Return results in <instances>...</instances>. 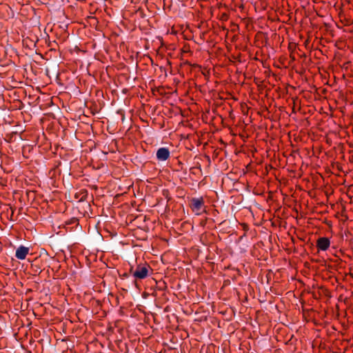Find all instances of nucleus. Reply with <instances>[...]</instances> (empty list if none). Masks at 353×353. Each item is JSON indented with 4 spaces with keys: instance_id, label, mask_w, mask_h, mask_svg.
Listing matches in <instances>:
<instances>
[{
    "instance_id": "1",
    "label": "nucleus",
    "mask_w": 353,
    "mask_h": 353,
    "mask_svg": "<svg viewBox=\"0 0 353 353\" xmlns=\"http://www.w3.org/2000/svg\"><path fill=\"white\" fill-rule=\"evenodd\" d=\"M46 74L48 76L50 79L54 77L56 81H61L64 79H67L68 77L65 76V70L59 71V70H57V68H52V70H50L48 68H46L45 70Z\"/></svg>"
},
{
    "instance_id": "2",
    "label": "nucleus",
    "mask_w": 353,
    "mask_h": 353,
    "mask_svg": "<svg viewBox=\"0 0 353 353\" xmlns=\"http://www.w3.org/2000/svg\"><path fill=\"white\" fill-rule=\"evenodd\" d=\"M296 47V43L295 42L288 41V51H290V57L291 59V61H288V64H292L296 61L297 59L299 60L301 59L299 53L294 51Z\"/></svg>"
},
{
    "instance_id": "3",
    "label": "nucleus",
    "mask_w": 353,
    "mask_h": 353,
    "mask_svg": "<svg viewBox=\"0 0 353 353\" xmlns=\"http://www.w3.org/2000/svg\"><path fill=\"white\" fill-rule=\"evenodd\" d=\"M301 161V156L298 152L297 149H293L292 152L288 154V163H290L292 165H296L300 163Z\"/></svg>"
},
{
    "instance_id": "4",
    "label": "nucleus",
    "mask_w": 353,
    "mask_h": 353,
    "mask_svg": "<svg viewBox=\"0 0 353 353\" xmlns=\"http://www.w3.org/2000/svg\"><path fill=\"white\" fill-rule=\"evenodd\" d=\"M330 245V241L327 237H320L316 241V248L319 250L325 251Z\"/></svg>"
},
{
    "instance_id": "5",
    "label": "nucleus",
    "mask_w": 353,
    "mask_h": 353,
    "mask_svg": "<svg viewBox=\"0 0 353 353\" xmlns=\"http://www.w3.org/2000/svg\"><path fill=\"white\" fill-rule=\"evenodd\" d=\"M204 201L202 197L192 198L190 200V206L194 211H200L202 209Z\"/></svg>"
},
{
    "instance_id": "6",
    "label": "nucleus",
    "mask_w": 353,
    "mask_h": 353,
    "mask_svg": "<svg viewBox=\"0 0 353 353\" xmlns=\"http://www.w3.org/2000/svg\"><path fill=\"white\" fill-rule=\"evenodd\" d=\"M148 270L147 267L139 265L137 270L132 272V275L136 279H143L147 277Z\"/></svg>"
},
{
    "instance_id": "7",
    "label": "nucleus",
    "mask_w": 353,
    "mask_h": 353,
    "mask_svg": "<svg viewBox=\"0 0 353 353\" xmlns=\"http://www.w3.org/2000/svg\"><path fill=\"white\" fill-rule=\"evenodd\" d=\"M170 151L166 148H160L157 152V158L159 161H165L170 157Z\"/></svg>"
},
{
    "instance_id": "8",
    "label": "nucleus",
    "mask_w": 353,
    "mask_h": 353,
    "mask_svg": "<svg viewBox=\"0 0 353 353\" xmlns=\"http://www.w3.org/2000/svg\"><path fill=\"white\" fill-rule=\"evenodd\" d=\"M29 252V248L23 245H20L16 250L15 256L20 260L26 259L27 254Z\"/></svg>"
},
{
    "instance_id": "9",
    "label": "nucleus",
    "mask_w": 353,
    "mask_h": 353,
    "mask_svg": "<svg viewBox=\"0 0 353 353\" xmlns=\"http://www.w3.org/2000/svg\"><path fill=\"white\" fill-rule=\"evenodd\" d=\"M294 342H296V339H294L293 336H292L291 339L288 340V352L296 353V344Z\"/></svg>"
},
{
    "instance_id": "10",
    "label": "nucleus",
    "mask_w": 353,
    "mask_h": 353,
    "mask_svg": "<svg viewBox=\"0 0 353 353\" xmlns=\"http://www.w3.org/2000/svg\"><path fill=\"white\" fill-rule=\"evenodd\" d=\"M288 177H294V170L292 169H290L288 168Z\"/></svg>"
},
{
    "instance_id": "11",
    "label": "nucleus",
    "mask_w": 353,
    "mask_h": 353,
    "mask_svg": "<svg viewBox=\"0 0 353 353\" xmlns=\"http://www.w3.org/2000/svg\"><path fill=\"white\" fill-rule=\"evenodd\" d=\"M21 74H23V77H25L26 75H27L26 78L28 79L29 77V72L27 70L26 68H23V71L21 72Z\"/></svg>"
},
{
    "instance_id": "12",
    "label": "nucleus",
    "mask_w": 353,
    "mask_h": 353,
    "mask_svg": "<svg viewBox=\"0 0 353 353\" xmlns=\"http://www.w3.org/2000/svg\"><path fill=\"white\" fill-rule=\"evenodd\" d=\"M279 226L281 228L283 227L285 229L286 227V222L285 221H281L279 223Z\"/></svg>"
},
{
    "instance_id": "13",
    "label": "nucleus",
    "mask_w": 353,
    "mask_h": 353,
    "mask_svg": "<svg viewBox=\"0 0 353 353\" xmlns=\"http://www.w3.org/2000/svg\"><path fill=\"white\" fill-rule=\"evenodd\" d=\"M30 71L32 74H35V75L37 74V71L34 70V68L30 67Z\"/></svg>"
},
{
    "instance_id": "14",
    "label": "nucleus",
    "mask_w": 353,
    "mask_h": 353,
    "mask_svg": "<svg viewBox=\"0 0 353 353\" xmlns=\"http://www.w3.org/2000/svg\"><path fill=\"white\" fill-rule=\"evenodd\" d=\"M292 100L293 101V103L294 104V98L292 99ZM292 112H295V105H294L293 107H292Z\"/></svg>"
},
{
    "instance_id": "15",
    "label": "nucleus",
    "mask_w": 353,
    "mask_h": 353,
    "mask_svg": "<svg viewBox=\"0 0 353 353\" xmlns=\"http://www.w3.org/2000/svg\"><path fill=\"white\" fill-rule=\"evenodd\" d=\"M164 68V71H165V75H167L168 70H170L172 68Z\"/></svg>"
},
{
    "instance_id": "16",
    "label": "nucleus",
    "mask_w": 353,
    "mask_h": 353,
    "mask_svg": "<svg viewBox=\"0 0 353 353\" xmlns=\"http://www.w3.org/2000/svg\"><path fill=\"white\" fill-rule=\"evenodd\" d=\"M203 69H204V71H203L202 72H203V74L204 75H205V71H206V72H209V71H208V70H207V69H208V68H207V67L203 68Z\"/></svg>"
},
{
    "instance_id": "17",
    "label": "nucleus",
    "mask_w": 353,
    "mask_h": 353,
    "mask_svg": "<svg viewBox=\"0 0 353 353\" xmlns=\"http://www.w3.org/2000/svg\"><path fill=\"white\" fill-rule=\"evenodd\" d=\"M290 239H291L292 242L294 243V238L291 237Z\"/></svg>"
},
{
    "instance_id": "18",
    "label": "nucleus",
    "mask_w": 353,
    "mask_h": 353,
    "mask_svg": "<svg viewBox=\"0 0 353 353\" xmlns=\"http://www.w3.org/2000/svg\"><path fill=\"white\" fill-rule=\"evenodd\" d=\"M299 61L298 63H294V65L293 66H295L296 64H299Z\"/></svg>"
},
{
    "instance_id": "19",
    "label": "nucleus",
    "mask_w": 353,
    "mask_h": 353,
    "mask_svg": "<svg viewBox=\"0 0 353 353\" xmlns=\"http://www.w3.org/2000/svg\"><path fill=\"white\" fill-rule=\"evenodd\" d=\"M288 17H289V19H288V21H289V20H290V14H288Z\"/></svg>"
},
{
    "instance_id": "20",
    "label": "nucleus",
    "mask_w": 353,
    "mask_h": 353,
    "mask_svg": "<svg viewBox=\"0 0 353 353\" xmlns=\"http://www.w3.org/2000/svg\"><path fill=\"white\" fill-rule=\"evenodd\" d=\"M191 67H193V66H196V65H190ZM196 66H199L198 65H196Z\"/></svg>"
},
{
    "instance_id": "21",
    "label": "nucleus",
    "mask_w": 353,
    "mask_h": 353,
    "mask_svg": "<svg viewBox=\"0 0 353 353\" xmlns=\"http://www.w3.org/2000/svg\"><path fill=\"white\" fill-rule=\"evenodd\" d=\"M288 139H290V133H289V132H288Z\"/></svg>"
}]
</instances>
